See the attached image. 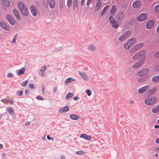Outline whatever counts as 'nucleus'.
<instances>
[{
  "mask_svg": "<svg viewBox=\"0 0 159 159\" xmlns=\"http://www.w3.org/2000/svg\"><path fill=\"white\" fill-rule=\"evenodd\" d=\"M18 7L22 14L25 16H28L29 13L27 7L24 2L20 1L18 3Z\"/></svg>",
  "mask_w": 159,
  "mask_h": 159,
  "instance_id": "1",
  "label": "nucleus"
},
{
  "mask_svg": "<svg viewBox=\"0 0 159 159\" xmlns=\"http://www.w3.org/2000/svg\"><path fill=\"white\" fill-rule=\"evenodd\" d=\"M157 101V98L155 96L149 97L144 100V103L147 105H151L154 104Z\"/></svg>",
  "mask_w": 159,
  "mask_h": 159,
  "instance_id": "2",
  "label": "nucleus"
},
{
  "mask_svg": "<svg viewBox=\"0 0 159 159\" xmlns=\"http://www.w3.org/2000/svg\"><path fill=\"white\" fill-rule=\"evenodd\" d=\"M144 45V44L143 43L137 44L130 49L129 53L130 54H133L135 52L142 48Z\"/></svg>",
  "mask_w": 159,
  "mask_h": 159,
  "instance_id": "3",
  "label": "nucleus"
},
{
  "mask_svg": "<svg viewBox=\"0 0 159 159\" xmlns=\"http://www.w3.org/2000/svg\"><path fill=\"white\" fill-rule=\"evenodd\" d=\"M138 59L140 61L143 62L146 58L145 51L144 50H142L138 52Z\"/></svg>",
  "mask_w": 159,
  "mask_h": 159,
  "instance_id": "4",
  "label": "nucleus"
},
{
  "mask_svg": "<svg viewBox=\"0 0 159 159\" xmlns=\"http://www.w3.org/2000/svg\"><path fill=\"white\" fill-rule=\"evenodd\" d=\"M131 32L130 30H127L123 33L118 38V40L120 41H123L127 39L130 34Z\"/></svg>",
  "mask_w": 159,
  "mask_h": 159,
  "instance_id": "5",
  "label": "nucleus"
},
{
  "mask_svg": "<svg viewBox=\"0 0 159 159\" xmlns=\"http://www.w3.org/2000/svg\"><path fill=\"white\" fill-rule=\"evenodd\" d=\"M149 71L148 69L147 68H144L139 71L136 74V75L138 76H144L148 73Z\"/></svg>",
  "mask_w": 159,
  "mask_h": 159,
  "instance_id": "6",
  "label": "nucleus"
},
{
  "mask_svg": "<svg viewBox=\"0 0 159 159\" xmlns=\"http://www.w3.org/2000/svg\"><path fill=\"white\" fill-rule=\"evenodd\" d=\"M30 11L33 16H36L38 14V11L36 7L34 5L30 6Z\"/></svg>",
  "mask_w": 159,
  "mask_h": 159,
  "instance_id": "7",
  "label": "nucleus"
},
{
  "mask_svg": "<svg viewBox=\"0 0 159 159\" xmlns=\"http://www.w3.org/2000/svg\"><path fill=\"white\" fill-rule=\"evenodd\" d=\"M102 3L101 0H98L94 7V11L95 12L99 11L102 6Z\"/></svg>",
  "mask_w": 159,
  "mask_h": 159,
  "instance_id": "8",
  "label": "nucleus"
},
{
  "mask_svg": "<svg viewBox=\"0 0 159 159\" xmlns=\"http://www.w3.org/2000/svg\"><path fill=\"white\" fill-rule=\"evenodd\" d=\"M110 21L111 25L112 26L115 28H117L119 26V25L117 22L115 20L112 16H111L109 19Z\"/></svg>",
  "mask_w": 159,
  "mask_h": 159,
  "instance_id": "9",
  "label": "nucleus"
},
{
  "mask_svg": "<svg viewBox=\"0 0 159 159\" xmlns=\"http://www.w3.org/2000/svg\"><path fill=\"white\" fill-rule=\"evenodd\" d=\"M116 18L118 22H120L124 18V14L122 12H120L116 16Z\"/></svg>",
  "mask_w": 159,
  "mask_h": 159,
  "instance_id": "10",
  "label": "nucleus"
},
{
  "mask_svg": "<svg viewBox=\"0 0 159 159\" xmlns=\"http://www.w3.org/2000/svg\"><path fill=\"white\" fill-rule=\"evenodd\" d=\"M7 20L9 23L12 25H14L15 24V21L14 19L11 16L7 15L6 16Z\"/></svg>",
  "mask_w": 159,
  "mask_h": 159,
  "instance_id": "11",
  "label": "nucleus"
},
{
  "mask_svg": "<svg viewBox=\"0 0 159 159\" xmlns=\"http://www.w3.org/2000/svg\"><path fill=\"white\" fill-rule=\"evenodd\" d=\"M154 21L153 20H149L147 23L146 27L148 29L151 28L153 26Z\"/></svg>",
  "mask_w": 159,
  "mask_h": 159,
  "instance_id": "12",
  "label": "nucleus"
},
{
  "mask_svg": "<svg viewBox=\"0 0 159 159\" xmlns=\"http://www.w3.org/2000/svg\"><path fill=\"white\" fill-rule=\"evenodd\" d=\"M147 17V15L145 13H143L140 14L138 18V20L139 21H142L145 20Z\"/></svg>",
  "mask_w": 159,
  "mask_h": 159,
  "instance_id": "13",
  "label": "nucleus"
},
{
  "mask_svg": "<svg viewBox=\"0 0 159 159\" xmlns=\"http://www.w3.org/2000/svg\"><path fill=\"white\" fill-rule=\"evenodd\" d=\"M149 88V86L146 85L141 88L139 89L138 90V92L139 93H144Z\"/></svg>",
  "mask_w": 159,
  "mask_h": 159,
  "instance_id": "14",
  "label": "nucleus"
},
{
  "mask_svg": "<svg viewBox=\"0 0 159 159\" xmlns=\"http://www.w3.org/2000/svg\"><path fill=\"white\" fill-rule=\"evenodd\" d=\"M47 4L50 8H53L55 5L54 0H47Z\"/></svg>",
  "mask_w": 159,
  "mask_h": 159,
  "instance_id": "15",
  "label": "nucleus"
},
{
  "mask_svg": "<svg viewBox=\"0 0 159 159\" xmlns=\"http://www.w3.org/2000/svg\"><path fill=\"white\" fill-rule=\"evenodd\" d=\"M80 137L87 140H90L92 139V136L88 135L85 134H82L80 136Z\"/></svg>",
  "mask_w": 159,
  "mask_h": 159,
  "instance_id": "16",
  "label": "nucleus"
},
{
  "mask_svg": "<svg viewBox=\"0 0 159 159\" xmlns=\"http://www.w3.org/2000/svg\"><path fill=\"white\" fill-rule=\"evenodd\" d=\"M2 5L5 7H8L11 5L10 0H2Z\"/></svg>",
  "mask_w": 159,
  "mask_h": 159,
  "instance_id": "17",
  "label": "nucleus"
},
{
  "mask_svg": "<svg viewBox=\"0 0 159 159\" xmlns=\"http://www.w3.org/2000/svg\"><path fill=\"white\" fill-rule=\"evenodd\" d=\"M0 25L3 29L9 31L10 30L9 27L4 22H0Z\"/></svg>",
  "mask_w": 159,
  "mask_h": 159,
  "instance_id": "18",
  "label": "nucleus"
},
{
  "mask_svg": "<svg viewBox=\"0 0 159 159\" xmlns=\"http://www.w3.org/2000/svg\"><path fill=\"white\" fill-rule=\"evenodd\" d=\"M69 110V107L67 106H66L62 108L58 111L59 113H63L68 111Z\"/></svg>",
  "mask_w": 159,
  "mask_h": 159,
  "instance_id": "19",
  "label": "nucleus"
},
{
  "mask_svg": "<svg viewBox=\"0 0 159 159\" xmlns=\"http://www.w3.org/2000/svg\"><path fill=\"white\" fill-rule=\"evenodd\" d=\"M143 62L139 61L136 62L133 66V68L134 69L137 68L142 65Z\"/></svg>",
  "mask_w": 159,
  "mask_h": 159,
  "instance_id": "20",
  "label": "nucleus"
},
{
  "mask_svg": "<svg viewBox=\"0 0 159 159\" xmlns=\"http://www.w3.org/2000/svg\"><path fill=\"white\" fill-rule=\"evenodd\" d=\"M140 2L139 0L135 1L133 3V7L135 8L139 7L140 5Z\"/></svg>",
  "mask_w": 159,
  "mask_h": 159,
  "instance_id": "21",
  "label": "nucleus"
},
{
  "mask_svg": "<svg viewBox=\"0 0 159 159\" xmlns=\"http://www.w3.org/2000/svg\"><path fill=\"white\" fill-rule=\"evenodd\" d=\"M79 73L84 80L86 81L88 80V76L84 72H81L80 71H79Z\"/></svg>",
  "mask_w": 159,
  "mask_h": 159,
  "instance_id": "22",
  "label": "nucleus"
},
{
  "mask_svg": "<svg viewBox=\"0 0 159 159\" xmlns=\"http://www.w3.org/2000/svg\"><path fill=\"white\" fill-rule=\"evenodd\" d=\"M47 69V67L46 66H43L40 70L39 74L42 76H44V74L45 70Z\"/></svg>",
  "mask_w": 159,
  "mask_h": 159,
  "instance_id": "23",
  "label": "nucleus"
},
{
  "mask_svg": "<svg viewBox=\"0 0 159 159\" xmlns=\"http://www.w3.org/2000/svg\"><path fill=\"white\" fill-rule=\"evenodd\" d=\"M13 13L16 19L19 20H20V16L19 14V12L16 9H14Z\"/></svg>",
  "mask_w": 159,
  "mask_h": 159,
  "instance_id": "24",
  "label": "nucleus"
},
{
  "mask_svg": "<svg viewBox=\"0 0 159 159\" xmlns=\"http://www.w3.org/2000/svg\"><path fill=\"white\" fill-rule=\"evenodd\" d=\"M1 101L6 103H10L11 104H14V101L12 99L10 100V99H1Z\"/></svg>",
  "mask_w": 159,
  "mask_h": 159,
  "instance_id": "25",
  "label": "nucleus"
},
{
  "mask_svg": "<svg viewBox=\"0 0 159 159\" xmlns=\"http://www.w3.org/2000/svg\"><path fill=\"white\" fill-rule=\"evenodd\" d=\"M136 41V39L135 38H134L129 39L128 41L127 42L129 43V44L131 46L135 43Z\"/></svg>",
  "mask_w": 159,
  "mask_h": 159,
  "instance_id": "26",
  "label": "nucleus"
},
{
  "mask_svg": "<svg viewBox=\"0 0 159 159\" xmlns=\"http://www.w3.org/2000/svg\"><path fill=\"white\" fill-rule=\"evenodd\" d=\"M152 112L154 113H157L159 112V104L152 109Z\"/></svg>",
  "mask_w": 159,
  "mask_h": 159,
  "instance_id": "27",
  "label": "nucleus"
},
{
  "mask_svg": "<svg viewBox=\"0 0 159 159\" xmlns=\"http://www.w3.org/2000/svg\"><path fill=\"white\" fill-rule=\"evenodd\" d=\"M116 11V7L115 5H113L111 9L110 10V13H111V16L113 15L115 13Z\"/></svg>",
  "mask_w": 159,
  "mask_h": 159,
  "instance_id": "28",
  "label": "nucleus"
},
{
  "mask_svg": "<svg viewBox=\"0 0 159 159\" xmlns=\"http://www.w3.org/2000/svg\"><path fill=\"white\" fill-rule=\"evenodd\" d=\"M88 49L91 51L93 52L96 50V47L93 44H90L88 47Z\"/></svg>",
  "mask_w": 159,
  "mask_h": 159,
  "instance_id": "29",
  "label": "nucleus"
},
{
  "mask_svg": "<svg viewBox=\"0 0 159 159\" xmlns=\"http://www.w3.org/2000/svg\"><path fill=\"white\" fill-rule=\"evenodd\" d=\"M157 91V89L156 88H154L148 90L147 92V93L149 94H152L155 93Z\"/></svg>",
  "mask_w": 159,
  "mask_h": 159,
  "instance_id": "30",
  "label": "nucleus"
},
{
  "mask_svg": "<svg viewBox=\"0 0 159 159\" xmlns=\"http://www.w3.org/2000/svg\"><path fill=\"white\" fill-rule=\"evenodd\" d=\"M70 117L72 120H77L80 118V117L78 115L75 114L70 115Z\"/></svg>",
  "mask_w": 159,
  "mask_h": 159,
  "instance_id": "31",
  "label": "nucleus"
},
{
  "mask_svg": "<svg viewBox=\"0 0 159 159\" xmlns=\"http://www.w3.org/2000/svg\"><path fill=\"white\" fill-rule=\"evenodd\" d=\"M137 81L139 83H143L146 81L145 78L142 77H139Z\"/></svg>",
  "mask_w": 159,
  "mask_h": 159,
  "instance_id": "32",
  "label": "nucleus"
},
{
  "mask_svg": "<svg viewBox=\"0 0 159 159\" xmlns=\"http://www.w3.org/2000/svg\"><path fill=\"white\" fill-rule=\"evenodd\" d=\"M152 81L154 82L159 81V75L153 77L152 78Z\"/></svg>",
  "mask_w": 159,
  "mask_h": 159,
  "instance_id": "33",
  "label": "nucleus"
},
{
  "mask_svg": "<svg viewBox=\"0 0 159 159\" xmlns=\"http://www.w3.org/2000/svg\"><path fill=\"white\" fill-rule=\"evenodd\" d=\"M131 46L129 44V43L127 42L125 43L124 45V48L125 49L127 50L129 49Z\"/></svg>",
  "mask_w": 159,
  "mask_h": 159,
  "instance_id": "34",
  "label": "nucleus"
},
{
  "mask_svg": "<svg viewBox=\"0 0 159 159\" xmlns=\"http://www.w3.org/2000/svg\"><path fill=\"white\" fill-rule=\"evenodd\" d=\"M78 0H73V8L74 9L77 7L78 6Z\"/></svg>",
  "mask_w": 159,
  "mask_h": 159,
  "instance_id": "35",
  "label": "nucleus"
},
{
  "mask_svg": "<svg viewBox=\"0 0 159 159\" xmlns=\"http://www.w3.org/2000/svg\"><path fill=\"white\" fill-rule=\"evenodd\" d=\"M25 71V69L24 68H22L20 69L18 72V74L21 75L23 74Z\"/></svg>",
  "mask_w": 159,
  "mask_h": 159,
  "instance_id": "36",
  "label": "nucleus"
},
{
  "mask_svg": "<svg viewBox=\"0 0 159 159\" xmlns=\"http://www.w3.org/2000/svg\"><path fill=\"white\" fill-rule=\"evenodd\" d=\"M132 59L133 61H135L136 60L138 59V52L132 56Z\"/></svg>",
  "mask_w": 159,
  "mask_h": 159,
  "instance_id": "37",
  "label": "nucleus"
},
{
  "mask_svg": "<svg viewBox=\"0 0 159 159\" xmlns=\"http://www.w3.org/2000/svg\"><path fill=\"white\" fill-rule=\"evenodd\" d=\"M7 110L9 112V113L11 115H13L14 111L12 109L11 107H9L7 108Z\"/></svg>",
  "mask_w": 159,
  "mask_h": 159,
  "instance_id": "38",
  "label": "nucleus"
},
{
  "mask_svg": "<svg viewBox=\"0 0 159 159\" xmlns=\"http://www.w3.org/2000/svg\"><path fill=\"white\" fill-rule=\"evenodd\" d=\"M76 153L79 155H82L85 153V152L83 151H78L76 152Z\"/></svg>",
  "mask_w": 159,
  "mask_h": 159,
  "instance_id": "39",
  "label": "nucleus"
},
{
  "mask_svg": "<svg viewBox=\"0 0 159 159\" xmlns=\"http://www.w3.org/2000/svg\"><path fill=\"white\" fill-rule=\"evenodd\" d=\"M73 95V94L71 93H69L66 96V98L67 99H68L71 98Z\"/></svg>",
  "mask_w": 159,
  "mask_h": 159,
  "instance_id": "40",
  "label": "nucleus"
},
{
  "mask_svg": "<svg viewBox=\"0 0 159 159\" xmlns=\"http://www.w3.org/2000/svg\"><path fill=\"white\" fill-rule=\"evenodd\" d=\"M154 10L155 12H159V4L154 7Z\"/></svg>",
  "mask_w": 159,
  "mask_h": 159,
  "instance_id": "41",
  "label": "nucleus"
},
{
  "mask_svg": "<svg viewBox=\"0 0 159 159\" xmlns=\"http://www.w3.org/2000/svg\"><path fill=\"white\" fill-rule=\"evenodd\" d=\"M153 56L155 57L159 58V51L156 52L154 54Z\"/></svg>",
  "mask_w": 159,
  "mask_h": 159,
  "instance_id": "42",
  "label": "nucleus"
},
{
  "mask_svg": "<svg viewBox=\"0 0 159 159\" xmlns=\"http://www.w3.org/2000/svg\"><path fill=\"white\" fill-rule=\"evenodd\" d=\"M17 38V34H16L14 36L12 40V43H15L16 42Z\"/></svg>",
  "mask_w": 159,
  "mask_h": 159,
  "instance_id": "43",
  "label": "nucleus"
},
{
  "mask_svg": "<svg viewBox=\"0 0 159 159\" xmlns=\"http://www.w3.org/2000/svg\"><path fill=\"white\" fill-rule=\"evenodd\" d=\"M28 80H26L24 82H23L21 83L20 84V85L22 87H25L26 86V84H27V83H28Z\"/></svg>",
  "mask_w": 159,
  "mask_h": 159,
  "instance_id": "44",
  "label": "nucleus"
},
{
  "mask_svg": "<svg viewBox=\"0 0 159 159\" xmlns=\"http://www.w3.org/2000/svg\"><path fill=\"white\" fill-rule=\"evenodd\" d=\"M72 0H67V6L69 7L71 5Z\"/></svg>",
  "mask_w": 159,
  "mask_h": 159,
  "instance_id": "45",
  "label": "nucleus"
},
{
  "mask_svg": "<svg viewBox=\"0 0 159 159\" xmlns=\"http://www.w3.org/2000/svg\"><path fill=\"white\" fill-rule=\"evenodd\" d=\"M72 80V79L70 78H68L66 80L65 82L66 84L67 83H69L71 82Z\"/></svg>",
  "mask_w": 159,
  "mask_h": 159,
  "instance_id": "46",
  "label": "nucleus"
},
{
  "mask_svg": "<svg viewBox=\"0 0 159 159\" xmlns=\"http://www.w3.org/2000/svg\"><path fill=\"white\" fill-rule=\"evenodd\" d=\"M86 92L89 96H90L91 94V92L90 90H87L86 91Z\"/></svg>",
  "mask_w": 159,
  "mask_h": 159,
  "instance_id": "47",
  "label": "nucleus"
},
{
  "mask_svg": "<svg viewBox=\"0 0 159 159\" xmlns=\"http://www.w3.org/2000/svg\"><path fill=\"white\" fill-rule=\"evenodd\" d=\"M59 6L60 8L63 9L64 7V4L62 2H59Z\"/></svg>",
  "mask_w": 159,
  "mask_h": 159,
  "instance_id": "48",
  "label": "nucleus"
},
{
  "mask_svg": "<svg viewBox=\"0 0 159 159\" xmlns=\"http://www.w3.org/2000/svg\"><path fill=\"white\" fill-rule=\"evenodd\" d=\"M106 11H105L103 9L101 12V13L100 14L101 16H103L104 15V14L106 13Z\"/></svg>",
  "mask_w": 159,
  "mask_h": 159,
  "instance_id": "49",
  "label": "nucleus"
},
{
  "mask_svg": "<svg viewBox=\"0 0 159 159\" xmlns=\"http://www.w3.org/2000/svg\"><path fill=\"white\" fill-rule=\"evenodd\" d=\"M42 92L44 93V94H45V91H44V89H45V86H44V84H42Z\"/></svg>",
  "mask_w": 159,
  "mask_h": 159,
  "instance_id": "50",
  "label": "nucleus"
},
{
  "mask_svg": "<svg viewBox=\"0 0 159 159\" xmlns=\"http://www.w3.org/2000/svg\"><path fill=\"white\" fill-rule=\"evenodd\" d=\"M155 70L157 71H159V64L156 66Z\"/></svg>",
  "mask_w": 159,
  "mask_h": 159,
  "instance_id": "51",
  "label": "nucleus"
},
{
  "mask_svg": "<svg viewBox=\"0 0 159 159\" xmlns=\"http://www.w3.org/2000/svg\"><path fill=\"white\" fill-rule=\"evenodd\" d=\"M23 91L20 90L18 92L17 95L18 96H21L23 94Z\"/></svg>",
  "mask_w": 159,
  "mask_h": 159,
  "instance_id": "52",
  "label": "nucleus"
},
{
  "mask_svg": "<svg viewBox=\"0 0 159 159\" xmlns=\"http://www.w3.org/2000/svg\"><path fill=\"white\" fill-rule=\"evenodd\" d=\"M7 76L8 77H13V75L11 73H8L7 75Z\"/></svg>",
  "mask_w": 159,
  "mask_h": 159,
  "instance_id": "53",
  "label": "nucleus"
},
{
  "mask_svg": "<svg viewBox=\"0 0 159 159\" xmlns=\"http://www.w3.org/2000/svg\"><path fill=\"white\" fill-rule=\"evenodd\" d=\"M109 7V6L108 5H107L105 6L104 8L103 9L105 10L106 11H107Z\"/></svg>",
  "mask_w": 159,
  "mask_h": 159,
  "instance_id": "54",
  "label": "nucleus"
},
{
  "mask_svg": "<svg viewBox=\"0 0 159 159\" xmlns=\"http://www.w3.org/2000/svg\"><path fill=\"white\" fill-rule=\"evenodd\" d=\"M36 98L38 99L43 100V99L42 97L40 96H38Z\"/></svg>",
  "mask_w": 159,
  "mask_h": 159,
  "instance_id": "55",
  "label": "nucleus"
},
{
  "mask_svg": "<svg viewBox=\"0 0 159 159\" xmlns=\"http://www.w3.org/2000/svg\"><path fill=\"white\" fill-rule=\"evenodd\" d=\"M29 86L30 88H31V89H33L34 87V85L33 84H30L29 85Z\"/></svg>",
  "mask_w": 159,
  "mask_h": 159,
  "instance_id": "56",
  "label": "nucleus"
},
{
  "mask_svg": "<svg viewBox=\"0 0 159 159\" xmlns=\"http://www.w3.org/2000/svg\"><path fill=\"white\" fill-rule=\"evenodd\" d=\"M92 1V0H87V3H86L87 5H89L90 4Z\"/></svg>",
  "mask_w": 159,
  "mask_h": 159,
  "instance_id": "57",
  "label": "nucleus"
},
{
  "mask_svg": "<svg viewBox=\"0 0 159 159\" xmlns=\"http://www.w3.org/2000/svg\"><path fill=\"white\" fill-rule=\"evenodd\" d=\"M156 32L157 33H159V24L156 28Z\"/></svg>",
  "mask_w": 159,
  "mask_h": 159,
  "instance_id": "58",
  "label": "nucleus"
},
{
  "mask_svg": "<svg viewBox=\"0 0 159 159\" xmlns=\"http://www.w3.org/2000/svg\"><path fill=\"white\" fill-rule=\"evenodd\" d=\"M129 103L131 104H133L134 103V101L132 100H130L129 101Z\"/></svg>",
  "mask_w": 159,
  "mask_h": 159,
  "instance_id": "59",
  "label": "nucleus"
},
{
  "mask_svg": "<svg viewBox=\"0 0 159 159\" xmlns=\"http://www.w3.org/2000/svg\"><path fill=\"white\" fill-rule=\"evenodd\" d=\"M84 1H85V0H81V3H80L81 5L82 6L84 4Z\"/></svg>",
  "mask_w": 159,
  "mask_h": 159,
  "instance_id": "60",
  "label": "nucleus"
},
{
  "mask_svg": "<svg viewBox=\"0 0 159 159\" xmlns=\"http://www.w3.org/2000/svg\"><path fill=\"white\" fill-rule=\"evenodd\" d=\"M156 143L157 144H159V138H157L156 139Z\"/></svg>",
  "mask_w": 159,
  "mask_h": 159,
  "instance_id": "61",
  "label": "nucleus"
},
{
  "mask_svg": "<svg viewBox=\"0 0 159 159\" xmlns=\"http://www.w3.org/2000/svg\"><path fill=\"white\" fill-rule=\"evenodd\" d=\"M47 138L48 140H50V139H52V140H53V138H50L49 135H47Z\"/></svg>",
  "mask_w": 159,
  "mask_h": 159,
  "instance_id": "62",
  "label": "nucleus"
},
{
  "mask_svg": "<svg viewBox=\"0 0 159 159\" xmlns=\"http://www.w3.org/2000/svg\"><path fill=\"white\" fill-rule=\"evenodd\" d=\"M53 92H56L57 90V87H54L53 88Z\"/></svg>",
  "mask_w": 159,
  "mask_h": 159,
  "instance_id": "63",
  "label": "nucleus"
},
{
  "mask_svg": "<svg viewBox=\"0 0 159 159\" xmlns=\"http://www.w3.org/2000/svg\"><path fill=\"white\" fill-rule=\"evenodd\" d=\"M30 123L29 122H27L25 123L26 125H30Z\"/></svg>",
  "mask_w": 159,
  "mask_h": 159,
  "instance_id": "64",
  "label": "nucleus"
}]
</instances>
